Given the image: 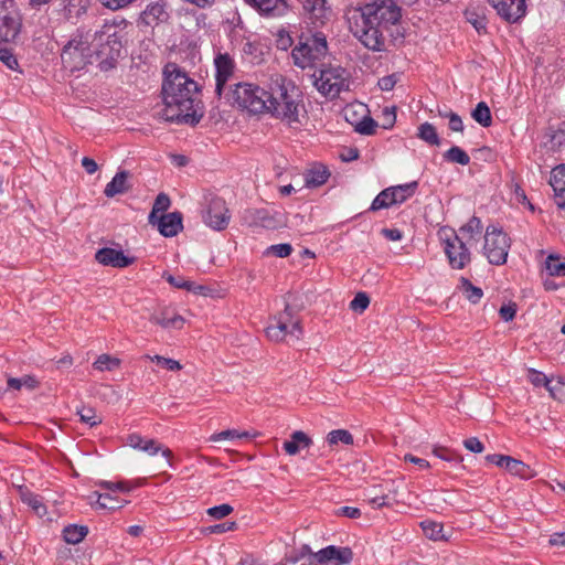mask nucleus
Segmentation results:
<instances>
[{
  "label": "nucleus",
  "mask_w": 565,
  "mask_h": 565,
  "mask_svg": "<svg viewBox=\"0 0 565 565\" xmlns=\"http://www.w3.org/2000/svg\"><path fill=\"white\" fill-rule=\"evenodd\" d=\"M122 50L121 36L114 25L105 24L94 34L78 32L63 47L61 58L63 65L71 71L82 70L92 63L93 56L99 58L102 70L114 67Z\"/></svg>",
  "instance_id": "nucleus-1"
},
{
  "label": "nucleus",
  "mask_w": 565,
  "mask_h": 565,
  "mask_svg": "<svg viewBox=\"0 0 565 565\" xmlns=\"http://www.w3.org/2000/svg\"><path fill=\"white\" fill-rule=\"evenodd\" d=\"M161 94V117L164 120L194 125L202 118V114H199V85L178 64L168 63L164 66Z\"/></svg>",
  "instance_id": "nucleus-2"
},
{
  "label": "nucleus",
  "mask_w": 565,
  "mask_h": 565,
  "mask_svg": "<svg viewBox=\"0 0 565 565\" xmlns=\"http://www.w3.org/2000/svg\"><path fill=\"white\" fill-rule=\"evenodd\" d=\"M268 114L291 128L301 125L305 116L302 94L294 82L281 74L275 73L267 81Z\"/></svg>",
  "instance_id": "nucleus-3"
},
{
  "label": "nucleus",
  "mask_w": 565,
  "mask_h": 565,
  "mask_svg": "<svg viewBox=\"0 0 565 565\" xmlns=\"http://www.w3.org/2000/svg\"><path fill=\"white\" fill-rule=\"evenodd\" d=\"M232 99L237 107L250 114H268V87L255 83L241 82L232 89Z\"/></svg>",
  "instance_id": "nucleus-4"
},
{
  "label": "nucleus",
  "mask_w": 565,
  "mask_h": 565,
  "mask_svg": "<svg viewBox=\"0 0 565 565\" xmlns=\"http://www.w3.org/2000/svg\"><path fill=\"white\" fill-rule=\"evenodd\" d=\"M349 72L339 65H329L313 74L316 88L324 96L335 98L349 89Z\"/></svg>",
  "instance_id": "nucleus-5"
},
{
  "label": "nucleus",
  "mask_w": 565,
  "mask_h": 565,
  "mask_svg": "<svg viewBox=\"0 0 565 565\" xmlns=\"http://www.w3.org/2000/svg\"><path fill=\"white\" fill-rule=\"evenodd\" d=\"M266 335L271 341H298L302 335L300 320L294 316L289 306L278 316L274 317L269 326L266 328Z\"/></svg>",
  "instance_id": "nucleus-6"
},
{
  "label": "nucleus",
  "mask_w": 565,
  "mask_h": 565,
  "mask_svg": "<svg viewBox=\"0 0 565 565\" xmlns=\"http://www.w3.org/2000/svg\"><path fill=\"white\" fill-rule=\"evenodd\" d=\"M360 18L385 30L401 19V8L394 0H373L360 10Z\"/></svg>",
  "instance_id": "nucleus-7"
},
{
  "label": "nucleus",
  "mask_w": 565,
  "mask_h": 565,
  "mask_svg": "<svg viewBox=\"0 0 565 565\" xmlns=\"http://www.w3.org/2000/svg\"><path fill=\"white\" fill-rule=\"evenodd\" d=\"M328 52V44L326 36L322 33H316L306 39L305 42H299L292 50L294 63L301 67H310L317 61L326 56Z\"/></svg>",
  "instance_id": "nucleus-8"
},
{
  "label": "nucleus",
  "mask_w": 565,
  "mask_h": 565,
  "mask_svg": "<svg viewBox=\"0 0 565 565\" xmlns=\"http://www.w3.org/2000/svg\"><path fill=\"white\" fill-rule=\"evenodd\" d=\"M511 241L502 228L489 225L484 234L483 255L493 265H503L507 262Z\"/></svg>",
  "instance_id": "nucleus-9"
},
{
  "label": "nucleus",
  "mask_w": 565,
  "mask_h": 565,
  "mask_svg": "<svg viewBox=\"0 0 565 565\" xmlns=\"http://www.w3.org/2000/svg\"><path fill=\"white\" fill-rule=\"evenodd\" d=\"M22 26L21 14L14 0H1L0 6V41L13 42Z\"/></svg>",
  "instance_id": "nucleus-10"
},
{
  "label": "nucleus",
  "mask_w": 565,
  "mask_h": 565,
  "mask_svg": "<svg viewBox=\"0 0 565 565\" xmlns=\"http://www.w3.org/2000/svg\"><path fill=\"white\" fill-rule=\"evenodd\" d=\"M441 239L445 243V253L449 265L454 269H462L470 263V253L462 242V238L454 232H441Z\"/></svg>",
  "instance_id": "nucleus-11"
},
{
  "label": "nucleus",
  "mask_w": 565,
  "mask_h": 565,
  "mask_svg": "<svg viewBox=\"0 0 565 565\" xmlns=\"http://www.w3.org/2000/svg\"><path fill=\"white\" fill-rule=\"evenodd\" d=\"M351 30L355 38L367 49L372 51H382L385 44L383 32L385 29L374 23H369L365 19L355 21Z\"/></svg>",
  "instance_id": "nucleus-12"
},
{
  "label": "nucleus",
  "mask_w": 565,
  "mask_h": 565,
  "mask_svg": "<svg viewBox=\"0 0 565 565\" xmlns=\"http://www.w3.org/2000/svg\"><path fill=\"white\" fill-rule=\"evenodd\" d=\"M231 221V213L223 199L211 196L207 199L206 209L203 212V222L214 231L225 230Z\"/></svg>",
  "instance_id": "nucleus-13"
},
{
  "label": "nucleus",
  "mask_w": 565,
  "mask_h": 565,
  "mask_svg": "<svg viewBox=\"0 0 565 565\" xmlns=\"http://www.w3.org/2000/svg\"><path fill=\"white\" fill-rule=\"evenodd\" d=\"M498 15L509 23L520 22L526 14V0H488Z\"/></svg>",
  "instance_id": "nucleus-14"
},
{
  "label": "nucleus",
  "mask_w": 565,
  "mask_h": 565,
  "mask_svg": "<svg viewBox=\"0 0 565 565\" xmlns=\"http://www.w3.org/2000/svg\"><path fill=\"white\" fill-rule=\"evenodd\" d=\"M127 445L134 449L143 451L149 456L161 454V456L167 459V466L172 467L170 461L172 451L156 439H146L141 435L134 433L128 435Z\"/></svg>",
  "instance_id": "nucleus-15"
},
{
  "label": "nucleus",
  "mask_w": 565,
  "mask_h": 565,
  "mask_svg": "<svg viewBox=\"0 0 565 565\" xmlns=\"http://www.w3.org/2000/svg\"><path fill=\"white\" fill-rule=\"evenodd\" d=\"M316 561L320 562V565H347L353 559V552L350 547H339L335 545H329L315 554Z\"/></svg>",
  "instance_id": "nucleus-16"
},
{
  "label": "nucleus",
  "mask_w": 565,
  "mask_h": 565,
  "mask_svg": "<svg viewBox=\"0 0 565 565\" xmlns=\"http://www.w3.org/2000/svg\"><path fill=\"white\" fill-rule=\"evenodd\" d=\"M214 65L216 71L215 92L218 96H221L225 84L234 74L235 63L227 53H218L214 58Z\"/></svg>",
  "instance_id": "nucleus-17"
},
{
  "label": "nucleus",
  "mask_w": 565,
  "mask_h": 565,
  "mask_svg": "<svg viewBox=\"0 0 565 565\" xmlns=\"http://www.w3.org/2000/svg\"><path fill=\"white\" fill-rule=\"evenodd\" d=\"M149 224L157 226L159 233L164 237H173L183 228L182 214L180 212L161 214L153 222H149Z\"/></svg>",
  "instance_id": "nucleus-18"
},
{
  "label": "nucleus",
  "mask_w": 565,
  "mask_h": 565,
  "mask_svg": "<svg viewBox=\"0 0 565 565\" xmlns=\"http://www.w3.org/2000/svg\"><path fill=\"white\" fill-rule=\"evenodd\" d=\"M95 259L103 266L125 268L135 262L134 257L126 256L122 250L104 247L96 252Z\"/></svg>",
  "instance_id": "nucleus-19"
},
{
  "label": "nucleus",
  "mask_w": 565,
  "mask_h": 565,
  "mask_svg": "<svg viewBox=\"0 0 565 565\" xmlns=\"http://www.w3.org/2000/svg\"><path fill=\"white\" fill-rule=\"evenodd\" d=\"M248 6L268 18L282 17L288 11L286 0H244Z\"/></svg>",
  "instance_id": "nucleus-20"
},
{
  "label": "nucleus",
  "mask_w": 565,
  "mask_h": 565,
  "mask_svg": "<svg viewBox=\"0 0 565 565\" xmlns=\"http://www.w3.org/2000/svg\"><path fill=\"white\" fill-rule=\"evenodd\" d=\"M302 3L305 11L309 14V19L315 26H320L331 15L330 8L327 7L326 0H298Z\"/></svg>",
  "instance_id": "nucleus-21"
},
{
  "label": "nucleus",
  "mask_w": 565,
  "mask_h": 565,
  "mask_svg": "<svg viewBox=\"0 0 565 565\" xmlns=\"http://www.w3.org/2000/svg\"><path fill=\"white\" fill-rule=\"evenodd\" d=\"M550 184L554 190L557 206L565 210V164L552 170Z\"/></svg>",
  "instance_id": "nucleus-22"
},
{
  "label": "nucleus",
  "mask_w": 565,
  "mask_h": 565,
  "mask_svg": "<svg viewBox=\"0 0 565 565\" xmlns=\"http://www.w3.org/2000/svg\"><path fill=\"white\" fill-rule=\"evenodd\" d=\"M150 321L164 329L180 330L184 327L185 320L182 316L171 309H163L151 316Z\"/></svg>",
  "instance_id": "nucleus-23"
},
{
  "label": "nucleus",
  "mask_w": 565,
  "mask_h": 565,
  "mask_svg": "<svg viewBox=\"0 0 565 565\" xmlns=\"http://www.w3.org/2000/svg\"><path fill=\"white\" fill-rule=\"evenodd\" d=\"M487 9L483 6L479 4H470L465 10L466 20L476 29V31L480 33L487 32Z\"/></svg>",
  "instance_id": "nucleus-24"
},
{
  "label": "nucleus",
  "mask_w": 565,
  "mask_h": 565,
  "mask_svg": "<svg viewBox=\"0 0 565 565\" xmlns=\"http://www.w3.org/2000/svg\"><path fill=\"white\" fill-rule=\"evenodd\" d=\"M140 19L146 25L154 26L166 22L169 19V13L166 11L163 4L156 2L147 6Z\"/></svg>",
  "instance_id": "nucleus-25"
},
{
  "label": "nucleus",
  "mask_w": 565,
  "mask_h": 565,
  "mask_svg": "<svg viewBox=\"0 0 565 565\" xmlns=\"http://www.w3.org/2000/svg\"><path fill=\"white\" fill-rule=\"evenodd\" d=\"M114 492L98 493L94 492L89 495V503L92 507L97 509L105 510H117L120 509L124 504V500H119L117 497L113 495Z\"/></svg>",
  "instance_id": "nucleus-26"
},
{
  "label": "nucleus",
  "mask_w": 565,
  "mask_h": 565,
  "mask_svg": "<svg viewBox=\"0 0 565 565\" xmlns=\"http://www.w3.org/2000/svg\"><path fill=\"white\" fill-rule=\"evenodd\" d=\"M311 445L312 440L306 433L296 430L290 435V439L282 444V448L289 456H295L300 449L309 448Z\"/></svg>",
  "instance_id": "nucleus-27"
},
{
  "label": "nucleus",
  "mask_w": 565,
  "mask_h": 565,
  "mask_svg": "<svg viewBox=\"0 0 565 565\" xmlns=\"http://www.w3.org/2000/svg\"><path fill=\"white\" fill-rule=\"evenodd\" d=\"M130 173L128 171H119L115 174L109 183L106 184L104 194L107 198H113L117 194L125 193L129 190L128 179Z\"/></svg>",
  "instance_id": "nucleus-28"
},
{
  "label": "nucleus",
  "mask_w": 565,
  "mask_h": 565,
  "mask_svg": "<svg viewBox=\"0 0 565 565\" xmlns=\"http://www.w3.org/2000/svg\"><path fill=\"white\" fill-rule=\"evenodd\" d=\"M418 183L417 181H413L405 184H399L395 186H390L394 205L402 204L411 196H413L417 190Z\"/></svg>",
  "instance_id": "nucleus-29"
},
{
  "label": "nucleus",
  "mask_w": 565,
  "mask_h": 565,
  "mask_svg": "<svg viewBox=\"0 0 565 565\" xmlns=\"http://www.w3.org/2000/svg\"><path fill=\"white\" fill-rule=\"evenodd\" d=\"M330 173L323 166H316L305 174V183L308 188H317L324 184Z\"/></svg>",
  "instance_id": "nucleus-30"
},
{
  "label": "nucleus",
  "mask_w": 565,
  "mask_h": 565,
  "mask_svg": "<svg viewBox=\"0 0 565 565\" xmlns=\"http://www.w3.org/2000/svg\"><path fill=\"white\" fill-rule=\"evenodd\" d=\"M162 278H164L174 288L185 289L193 294H204L205 288L203 286L195 285L193 281L186 280L182 276H173L169 273H163Z\"/></svg>",
  "instance_id": "nucleus-31"
},
{
  "label": "nucleus",
  "mask_w": 565,
  "mask_h": 565,
  "mask_svg": "<svg viewBox=\"0 0 565 565\" xmlns=\"http://www.w3.org/2000/svg\"><path fill=\"white\" fill-rule=\"evenodd\" d=\"M424 534L433 541H448L450 534L445 533L444 525L434 521H423L420 523Z\"/></svg>",
  "instance_id": "nucleus-32"
},
{
  "label": "nucleus",
  "mask_w": 565,
  "mask_h": 565,
  "mask_svg": "<svg viewBox=\"0 0 565 565\" xmlns=\"http://www.w3.org/2000/svg\"><path fill=\"white\" fill-rule=\"evenodd\" d=\"M505 470L509 471L511 475L518 476L522 479H530L534 476L530 466H527L523 461L514 459L510 456L505 463Z\"/></svg>",
  "instance_id": "nucleus-33"
},
{
  "label": "nucleus",
  "mask_w": 565,
  "mask_h": 565,
  "mask_svg": "<svg viewBox=\"0 0 565 565\" xmlns=\"http://www.w3.org/2000/svg\"><path fill=\"white\" fill-rule=\"evenodd\" d=\"M90 0H65L64 11L67 19L78 18L87 11Z\"/></svg>",
  "instance_id": "nucleus-34"
},
{
  "label": "nucleus",
  "mask_w": 565,
  "mask_h": 565,
  "mask_svg": "<svg viewBox=\"0 0 565 565\" xmlns=\"http://www.w3.org/2000/svg\"><path fill=\"white\" fill-rule=\"evenodd\" d=\"M459 290L463 296L472 303H477L481 300L483 291L481 288L473 286L471 281L465 277L460 278Z\"/></svg>",
  "instance_id": "nucleus-35"
},
{
  "label": "nucleus",
  "mask_w": 565,
  "mask_h": 565,
  "mask_svg": "<svg viewBox=\"0 0 565 565\" xmlns=\"http://www.w3.org/2000/svg\"><path fill=\"white\" fill-rule=\"evenodd\" d=\"M88 529L75 524L67 525L63 530V537L68 544H77L87 535Z\"/></svg>",
  "instance_id": "nucleus-36"
},
{
  "label": "nucleus",
  "mask_w": 565,
  "mask_h": 565,
  "mask_svg": "<svg viewBox=\"0 0 565 565\" xmlns=\"http://www.w3.org/2000/svg\"><path fill=\"white\" fill-rule=\"evenodd\" d=\"M471 116L482 127L487 128L492 125L491 111L484 102H480L477 104L476 108L471 113Z\"/></svg>",
  "instance_id": "nucleus-37"
},
{
  "label": "nucleus",
  "mask_w": 565,
  "mask_h": 565,
  "mask_svg": "<svg viewBox=\"0 0 565 565\" xmlns=\"http://www.w3.org/2000/svg\"><path fill=\"white\" fill-rule=\"evenodd\" d=\"M8 388L20 391L22 387H25L30 391L36 388L40 382L32 375H24L20 379L9 377L8 379Z\"/></svg>",
  "instance_id": "nucleus-38"
},
{
  "label": "nucleus",
  "mask_w": 565,
  "mask_h": 565,
  "mask_svg": "<svg viewBox=\"0 0 565 565\" xmlns=\"http://www.w3.org/2000/svg\"><path fill=\"white\" fill-rule=\"evenodd\" d=\"M171 204L170 198L164 194L160 193L154 200L152 210L149 214L148 222H153L157 217H159L161 214H164L169 206Z\"/></svg>",
  "instance_id": "nucleus-39"
},
{
  "label": "nucleus",
  "mask_w": 565,
  "mask_h": 565,
  "mask_svg": "<svg viewBox=\"0 0 565 565\" xmlns=\"http://www.w3.org/2000/svg\"><path fill=\"white\" fill-rule=\"evenodd\" d=\"M120 365V360L118 358L111 356L109 354H100L96 361L93 363L94 369L104 372V371H114L118 369Z\"/></svg>",
  "instance_id": "nucleus-40"
},
{
  "label": "nucleus",
  "mask_w": 565,
  "mask_h": 565,
  "mask_svg": "<svg viewBox=\"0 0 565 565\" xmlns=\"http://www.w3.org/2000/svg\"><path fill=\"white\" fill-rule=\"evenodd\" d=\"M418 137L431 146L440 143L436 128L429 122H424L418 127Z\"/></svg>",
  "instance_id": "nucleus-41"
},
{
  "label": "nucleus",
  "mask_w": 565,
  "mask_h": 565,
  "mask_svg": "<svg viewBox=\"0 0 565 565\" xmlns=\"http://www.w3.org/2000/svg\"><path fill=\"white\" fill-rule=\"evenodd\" d=\"M444 158L449 162L459 163L461 166H467L470 162V157L468 153L457 146H454L447 150L444 153Z\"/></svg>",
  "instance_id": "nucleus-42"
},
{
  "label": "nucleus",
  "mask_w": 565,
  "mask_h": 565,
  "mask_svg": "<svg viewBox=\"0 0 565 565\" xmlns=\"http://www.w3.org/2000/svg\"><path fill=\"white\" fill-rule=\"evenodd\" d=\"M392 199H393V196H392L390 188L381 191L373 200V202L370 206V211H379V210L387 209V207L394 205V202Z\"/></svg>",
  "instance_id": "nucleus-43"
},
{
  "label": "nucleus",
  "mask_w": 565,
  "mask_h": 565,
  "mask_svg": "<svg viewBox=\"0 0 565 565\" xmlns=\"http://www.w3.org/2000/svg\"><path fill=\"white\" fill-rule=\"evenodd\" d=\"M250 434L248 431H238L236 429H226L220 433H215L211 435L210 441H221V440H233V439H243L249 438Z\"/></svg>",
  "instance_id": "nucleus-44"
},
{
  "label": "nucleus",
  "mask_w": 565,
  "mask_h": 565,
  "mask_svg": "<svg viewBox=\"0 0 565 565\" xmlns=\"http://www.w3.org/2000/svg\"><path fill=\"white\" fill-rule=\"evenodd\" d=\"M545 265L551 276H565V262H562L558 256L550 255L545 260Z\"/></svg>",
  "instance_id": "nucleus-45"
},
{
  "label": "nucleus",
  "mask_w": 565,
  "mask_h": 565,
  "mask_svg": "<svg viewBox=\"0 0 565 565\" xmlns=\"http://www.w3.org/2000/svg\"><path fill=\"white\" fill-rule=\"evenodd\" d=\"M327 441L331 446L337 445L339 443H342L344 445H351L353 444V436L350 434V431L345 429H335L328 434Z\"/></svg>",
  "instance_id": "nucleus-46"
},
{
  "label": "nucleus",
  "mask_w": 565,
  "mask_h": 565,
  "mask_svg": "<svg viewBox=\"0 0 565 565\" xmlns=\"http://www.w3.org/2000/svg\"><path fill=\"white\" fill-rule=\"evenodd\" d=\"M22 500L24 503H26L29 507L32 508V510L39 515L43 516L46 513V508L43 504L42 498L38 494L33 493H24L22 495Z\"/></svg>",
  "instance_id": "nucleus-47"
},
{
  "label": "nucleus",
  "mask_w": 565,
  "mask_h": 565,
  "mask_svg": "<svg viewBox=\"0 0 565 565\" xmlns=\"http://www.w3.org/2000/svg\"><path fill=\"white\" fill-rule=\"evenodd\" d=\"M546 390L552 398L558 402H565V382L558 379H551Z\"/></svg>",
  "instance_id": "nucleus-48"
},
{
  "label": "nucleus",
  "mask_w": 565,
  "mask_h": 565,
  "mask_svg": "<svg viewBox=\"0 0 565 565\" xmlns=\"http://www.w3.org/2000/svg\"><path fill=\"white\" fill-rule=\"evenodd\" d=\"M10 42L0 41V61L3 62L10 70L18 67V61L9 46Z\"/></svg>",
  "instance_id": "nucleus-49"
},
{
  "label": "nucleus",
  "mask_w": 565,
  "mask_h": 565,
  "mask_svg": "<svg viewBox=\"0 0 565 565\" xmlns=\"http://www.w3.org/2000/svg\"><path fill=\"white\" fill-rule=\"evenodd\" d=\"M81 420L90 427H94L102 423V418L96 414L95 409L83 407L77 411Z\"/></svg>",
  "instance_id": "nucleus-50"
},
{
  "label": "nucleus",
  "mask_w": 565,
  "mask_h": 565,
  "mask_svg": "<svg viewBox=\"0 0 565 565\" xmlns=\"http://www.w3.org/2000/svg\"><path fill=\"white\" fill-rule=\"evenodd\" d=\"M147 359L151 360L152 362H156L158 365H160L163 369H167L169 371H179L181 370V364L173 359L164 358L161 355H147Z\"/></svg>",
  "instance_id": "nucleus-51"
},
{
  "label": "nucleus",
  "mask_w": 565,
  "mask_h": 565,
  "mask_svg": "<svg viewBox=\"0 0 565 565\" xmlns=\"http://www.w3.org/2000/svg\"><path fill=\"white\" fill-rule=\"evenodd\" d=\"M461 234H469L471 238L479 236L482 232V224L480 218L473 216L469 222L460 228Z\"/></svg>",
  "instance_id": "nucleus-52"
},
{
  "label": "nucleus",
  "mask_w": 565,
  "mask_h": 565,
  "mask_svg": "<svg viewBox=\"0 0 565 565\" xmlns=\"http://www.w3.org/2000/svg\"><path fill=\"white\" fill-rule=\"evenodd\" d=\"M439 115L449 119V129L455 132L463 131V122L460 116L452 111H439Z\"/></svg>",
  "instance_id": "nucleus-53"
},
{
  "label": "nucleus",
  "mask_w": 565,
  "mask_h": 565,
  "mask_svg": "<svg viewBox=\"0 0 565 565\" xmlns=\"http://www.w3.org/2000/svg\"><path fill=\"white\" fill-rule=\"evenodd\" d=\"M370 305V298L365 292H359L350 302V308L353 311L363 312Z\"/></svg>",
  "instance_id": "nucleus-54"
},
{
  "label": "nucleus",
  "mask_w": 565,
  "mask_h": 565,
  "mask_svg": "<svg viewBox=\"0 0 565 565\" xmlns=\"http://www.w3.org/2000/svg\"><path fill=\"white\" fill-rule=\"evenodd\" d=\"M527 380L535 386V387H545L547 386L551 379H548L544 373L536 371L534 369L529 370L527 372Z\"/></svg>",
  "instance_id": "nucleus-55"
},
{
  "label": "nucleus",
  "mask_w": 565,
  "mask_h": 565,
  "mask_svg": "<svg viewBox=\"0 0 565 565\" xmlns=\"http://www.w3.org/2000/svg\"><path fill=\"white\" fill-rule=\"evenodd\" d=\"M233 512V507L224 503L207 509V514L216 520L223 519Z\"/></svg>",
  "instance_id": "nucleus-56"
},
{
  "label": "nucleus",
  "mask_w": 565,
  "mask_h": 565,
  "mask_svg": "<svg viewBox=\"0 0 565 565\" xmlns=\"http://www.w3.org/2000/svg\"><path fill=\"white\" fill-rule=\"evenodd\" d=\"M396 121V113L394 107H384L382 110V127L390 129Z\"/></svg>",
  "instance_id": "nucleus-57"
},
{
  "label": "nucleus",
  "mask_w": 565,
  "mask_h": 565,
  "mask_svg": "<svg viewBox=\"0 0 565 565\" xmlns=\"http://www.w3.org/2000/svg\"><path fill=\"white\" fill-rule=\"evenodd\" d=\"M377 124L371 117H364L356 126V131L362 135H372Z\"/></svg>",
  "instance_id": "nucleus-58"
},
{
  "label": "nucleus",
  "mask_w": 565,
  "mask_h": 565,
  "mask_svg": "<svg viewBox=\"0 0 565 565\" xmlns=\"http://www.w3.org/2000/svg\"><path fill=\"white\" fill-rule=\"evenodd\" d=\"M291 252H292V247L288 243L271 245L267 249V253H271L275 256L280 257V258L288 257L291 254Z\"/></svg>",
  "instance_id": "nucleus-59"
},
{
  "label": "nucleus",
  "mask_w": 565,
  "mask_h": 565,
  "mask_svg": "<svg viewBox=\"0 0 565 565\" xmlns=\"http://www.w3.org/2000/svg\"><path fill=\"white\" fill-rule=\"evenodd\" d=\"M99 486L110 492H116V491L129 492L130 491L129 486L124 481H119V482L103 481V482H100Z\"/></svg>",
  "instance_id": "nucleus-60"
},
{
  "label": "nucleus",
  "mask_w": 565,
  "mask_h": 565,
  "mask_svg": "<svg viewBox=\"0 0 565 565\" xmlns=\"http://www.w3.org/2000/svg\"><path fill=\"white\" fill-rule=\"evenodd\" d=\"M433 454L443 459V460H446V461H452V460H457V461H461L462 458L460 456H455L450 450H448L447 448H444V447H435L434 450H433Z\"/></svg>",
  "instance_id": "nucleus-61"
},
{
  "label": "nucleus",
  "mask_w": 565,
  "mask_h": 565,
  "mask_svg": "<svg viewBox=\"0 0 565 565\" xmlns=\"http://www.w3.org/2000/svg\"><path fill=\"white\" fill-rule=\"evenodd\" d=\"M463 446L471 452L480 454L484 450L483 444L477 437H470L463 440Z\"/></svg>",
  "instance_id": "nucleus-62"
},
{
  "label": "nucleus",
  "mask_w": 565,
  "mask_h": 565,
  "mask_svg": "<svg viewBox=\"0 0 565 565\" xmlns=\"http://www.w3.org/2000/svg\"><path fill=\"white\" fill-rule=\"evenodd\" d=\"M499 313H500V317L504 320V321H511L514 319L515 317V313H516V305L515 303H509V305H504L500 308L499 310Z\"/></svg>",
  "instance_id": "nucleus-63"
},
{
  "label": "nucleus",
  "mask_w": 565,
  "mask_h": 565,
  "mask_svg": "<svg viewBox=\"0 0 565 565\" xmlns=\"http://www.w3.org/2000/svg\"><path fill=\"white\" fill-rule=\"evenodd\" d=\"M397 83V75L396 74H392V75H387V76H384L382 78L379 79V87L382 89V90H392L394 88V86L396 85Z\"/></svg>",
  "instance_id": "nucleus-64"
}]
</instances>
